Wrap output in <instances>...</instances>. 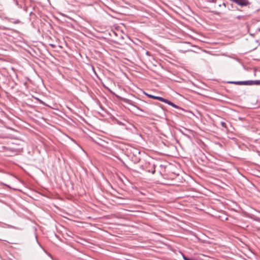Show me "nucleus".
<instances>
[{
  "label": "nucleus",
  "instance_id": "obj_1",
  "mask_svg": "<svg viewBox=\"0 0 260 260\" xmlns=\"http://www.w3.org/2000/svg\"><path fill=\"white\" fill-rule=\"evenodd\" d=\"M237 85H260V80L233 82Z\"/></svg>",
  "mask_w": 260,
  "mask_h": 260
},
{
  "label": "nucleus",
  "instance_id": "obj_2",
  "mask_svg": "<svg viewBox=\"0 0 260 260\" xmlns=\"http://www.w3.org/2000/svg\"><path fill=\"white\" fill-rule=\"evenodd\" d=\"M233 2L236 3L238 5L244 6H247L248 4V2L247 0H232Z\"/></svg>",
  "mask_w": 260,
  "mask_h": 260
},
{
  "label": "nucleus",
  "instance_id": "obj_3",
  "mask_svg": "<svg viewBox=\"0 0 260 260\" xmlns=\"http://www.w3.org/2000/svg\"><path fill=\"white\" fill-rule=\"evenodd\" d=\"M146 95L147 96H148L149 98H151V99H155V100H157L159 101H161L162 102H164L165 101V99L161 98V97H160V96H154V95H151V94H146Z\"/></svg>",
  "mask_w": 260,
  "mask_h": 260
},
{
  "label": "nucleus",
  "instance_id": "obj_4",
  "mask_svg": "<svg viewBox=\"0 0 260 260\" xmlns=\"http://www.w3.org/2000/svg\"><path fill=\"white\" fill-rule=\"evenodd\" d=\"M164 102L169 104L170 106H172L173 107H175L176 108H178V107L177 105H175L174 104H173L171 101H168V100H166L165 99V101Z\"/></svg>",
  "mask_w": 260,
  "mask_h": 260
},
{
  "label": "nucleus",
  "instance_id": "obj_5",
  "mask_svg": "<svg viewBox=\"0 0 260 260\" xmlns=\"http://www.w3.org/2000/svg\"><path fill=\"white\" fill-rule=\"evenodd\" d=\"M221 125L223 127H225V123L224 122H221Z\"/></svg>",
  "mask_w": 260,
  "mask_h": 260
}]
</instances>
